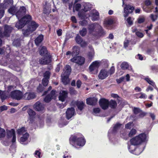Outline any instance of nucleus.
Masks as SVG:
<instances>
[{
	"label": "nucleus",
	"instance_id": "423d86ee",
	"mask_svg": "<svg viewBox=\"0 0 158 158\" xmlns=\"http://www.w3.org/2000/svg\"><path fill=\"white\" fill-rule=\"evenodd\" d=\"M70 61L73 63H75L79 66L83 65L85 62V58L84 57L80 56H77L71 58Z\"/></svg>",
	"mask_w": 158,
	"mask_h": 158
},
{
	"label": "nucleus",
	"instance_id": "2eb2a0df",
	"mask_svg": "<svg viewBox=\"0 0 158 158\" xmlns=\"http://www.w3.org/2000/svg\"><path fill=\"white\" fill-rule=\"evenodd\" d=\"M101 62L98 61L93 62L89 67V70L90 72L93 71L96 68H98L100 66Z\"/></svg>",
	"mask_w": 158,
	"mask_h": 158
},
{
	"label": "nucleus",
	"instance_id": "774afa93",
	"mask_svg": "<svg viewBox=\"0 0 158 158\" xmlns=\"http://www.w3.org/2000/svg\"><path fill=\"white\" fill-rule=\"evenodd\" d=\"M81 46L82 47H85L87 45V43L85 41H83L82 40V42L80 44Z\"/></svg>",
	"mask_w": 158,
	"mask_h": 158
},
{
	"label": "nucleus",
	"instance_id": "4468645a",
	"mask_svg": "<svg viewBox=\"0 0 158 158\" xmlns=\"http://www.w3.org/2000/svg\"><path fill=\"white\" fill-rule=\"evenodd\" d=\"M36 95L34 93H26L23 96V99L26 100H30L35 98Z\"/></svg>",
	"mask_w": 158,
	"mask_h": 158
},
{
	"label": "nucleus",
	"instance_id": "a878e982",
	"mask_svg": "<svg viewBox=\"0 0 158 158\" xmlns=\"http://www.w3.org/2000/svg\"><path fill=\"white\" fill-rule=\"evenodd\" d=\"M72 69L71 66L69 65H66L63 69V74L69 76L70 74Z\"/></svg>",
	"mask_w": 158,
	"mask_h": 158
},
{
	"label": "nucleus",
	"instance_id": "f257e3e1",
	"mask_svg": "<svg viewBox=\"0 0 158 158\" xmlns=\"http://www.w3.org/2000/svg\"><path fill=\"white\" fill-rule=\"evenodd\" d=\"M83 8L81 11L79 12L78 15L80 19L82 20L90 19L97 20L99 17V14L97 11L93 9L90 12L91 5L89 3H85L83 6Z\"/></svg>",
	"mask_w": 158,
	"mask_h": 158
},
{
	"label": "nucleus",
	"instance_id": "c9c22d12",
	"mask_svg": "<svg viewBox=\"0 0 158 158\" xmlns=\"http://www.w3.org/2000/svg\"><path fill=\"white\" fill-rule=\"evenodd\" d=\"M7 97L5 92L0 90V98H1L2 102H3Z\"/></svg>",
	"mask_w": 158,
	"mask_h": 158
},
{
	"label": "nucleus",
	"instance_id": "052dcab7",
	"mask_svg": "<svg viewBox=\"0 0 158 158\" xmlns=\"http://www.w3.org/2000/svg\"><path fill=\"white\" fill-rule=\"evenodd\" d=\"M37 89L38 92H42L44 90V88L40 84L39 86L38 87Z\"/></svg>",
	"mask_w": 158,
	"mask_h": 158
},
{
	"label": "nucleus",
	"instance_id": "79ce46f5",
	"mask_svg": "<svg viewBox=\"0 0 158 158\" xmlns=\"http://www.w3.org/2000/svg\"><path fill=\"white\" fill-rule=\"evenodd\" d=\"M87 29L86 28L84 27L81 30L79 31V33L80 35L82 36H84L87 34Z\"/></svg>",
	"mask_w": 158,
	"mask_h": 158
},
{
	"label": "nucleus",
	"instance_id": "680f3d73",
	"mask_svg": "<svg viewBox=\"0 0 158 158\" xmlns=\"http://www.w3.org/2000/svg\"><path fill=\"white\" fill-rule=\"evenodd\" d=\"M69 91L71 94H75L77 93V91L73 87H70L69 88Z\"/></svg>",
	"mask_w": 158,
	"mask_h": 158
},
{
	"label": "nucleus",
	"instance_id": "9b49d317",
	"mask_svg": "<svg viewBox=\"0 0 158 158\" xmlns=\"http://www.w3.org/2000/svg\"><path fill=\"white\" fill-rule=\"evenodd\" d=\"M109 102V101L108 99L105 98H102L99 100V104L103 110H106L108 108Z\"/></svg>",
	"mask_w": 158,
	"mask_h": 158
},
{
	"label": "nucleus",
	"instance_id": "473e14b6",
	"mask_svg": "<svg viewBox=\"0 0 158 158\" xmlns=\"http://www.w3.org/2000/svg\"><path fill=\"white\" fill-rule=\"evenodd\" d=\"M109 106L112 109H115L117 106V103L116 102L112 99L109 101Z\"/></svg>",
	"mask_w": 158,
	"mask_h": 158
},
{
	"label": "nucleus",
	"instance_id": "5701e85b",
	"mask_svg": "<svg viewBox=\"0 0 158 158\" xmlns=\"http://www.w3.org/2000/svg\"><path fill=\"white\" fill-rule=\"evenodd\" d=\"M29 116V120L30 122H31L32 123L34 121L35 118V116L36 114V113L32 109L29 108L27 111Z\"/></svg>",
	"mask_w": 158,
	"mask_h": 158
},
{
	"label": "nucleus",
	"instance_id": "c03bdc74",
	"mask_svg": "<svg viewBox=\"0 0 158 158\" xmlns=\"http://www.w3.org/2000/svg\"><path fill=\"white\" fill-rule=\"evenodd\" d=\"M26 131L25 128L24 127H22L21 128L17 130V133L19 135H21Z\"/></svg>",
	"mask_w": 158,
	"mask_h": 158
},
{
	"label": "nucleus",
	"instance_id": "de8ad7c7",
	"mask_svg": "<svg viewBox=\"0 0 158 158\" xmlns=\"http://www.w3.org/2000/svg\"><path fill=\"white\" fill-rule=\"evenodd\" d=\"M87 55L88 61L90 62L91 61L94 57V54L92 52H90L88 53Z\"/></svg>",
	"mask_w": 158,
	"mask_h": 158
},
{
	"label": "nucleus",
	"instance_id": "a19ab883",
	"mask_svg": "<svg viewBox=\"0 0 158 158\" xmlns=\"http://www.w3.org/2000/svg\"><path fill=\"white\" fill-rule=\"evenodd\" d=\"M76 42L78 44H80L82 41L83 39L78 34H77L76 38Z\"/></svg>",
	"mask_w": 158,
	"mask_h": 158
},
{
	"label": "nucleus",
	"instance_id": "8fccbe9b",
	"mask_svg": "<svg viewBox=\"0 0 158 158\" xmlns=\"http://www.w3.org/2000/svg\"><path fill=\"white\" fill-rule=\"evenodd\" d=\"M3 3L1 4V6H0V7L1 8L3 9H6L7 7H9L10 5H9V4L6 2H3Z\"/></svg>",
	"mask_w": 158,
	"mask_h": 158
},
{
	"label": "nucleus",
	"instance_id": "412c9836",
	"mask_svg": "<svg viewBox=\"0 0 158 158\" xmlns=\"http://www.w3.org/2000/svg\"><path fill=\"white\" fill-rule=\"evenodd\" d=\"M114 20H104L103 22L104 27L107 29H111Z\"/></svg>",
	"mask_w": 158,
	"mask_h": 158
},
{
	"label": "nucleus",
	"instance_id": "13d9d810",
	"mask_svg": "<svg viewBox=\"0 0 158 158\" xmlns=\"http://www.w3.org/2000/svg\"><path fill=\"white\" fill-rule=\"evenodd\" d=\"M108 71L109 73V74H110V75H112L115 72L114 67V66H112Z\"/></svg>",
	"mask_w": 158,
	"mask_h": 158
},
{
	"label": "nucleus",
	"instance_id": "ddd939ff",
	"mask_svg": "<svg viewBox=\"0 0 158 158\" xmlns=\"http://www.w3.org/2000/svg\"><path fill=\"white\" fill-rule=\"evenodd\" d=\"M4 31L3 33V35L7 37H9L10 34L13 30L12 27L6 24L4 27Z\"/></svg>",
	"mask_w": 158,
	"mask_h": 158
},
{
	"label": "nucleus",
	"instance_id": "39448f33",
	"mask_svg": "<svg viewBox=\"0 0 158 158\" xmlns=\"http://www.w3.org/2000/svg\"><path fill=\"white\" fill-rule=\"evenodd\" d=\"M146 137V135L144 133L139 134L131 139V143L134 146L139 145L145 141Z\"/></svg>",
	"mask_w": 158,
	"mask_h": 158
},
{
	"label": "nucleus",
	"instance_id": "2f4dec72",
	"mask_svg": "<svg viewBox=\"0 0 158 158\" xmlns=\"http://www.w3.org/2000/svg\"><path fill=\"white\" fill-rule=\"evenodd\" d=\"M144 79L149 84L152 85L154 88H156L155 83L152 80H151L148 77H145Z\"/></svg>",
	"mask_w": 158,
	"mask_h": 158
},
{
	"label": "nucleus",
	"instance_id": "f03ea898",
	"mask_svg": "<svg viewBox=\"0 0 158 158\" xmlns=\"http://www.w3.org/2000/svg\"><path fill=\"white\" fill-rule=\"evenodd\" d=\"M71 145L75 148L82 147L85 143L86 141L84 136L80 133H77L71 135L69 139Z\"/></svg>",
	"mask_w": 158,
	"mask_h": 158
},
{
	"label": "nucleus",
	"instance_id": "58836bf2",
	"mask_svg": "<svg viewBox=\"0 0 158 158\" xmlns=\"http://www.w3.org/2000/svg\"><path fill=\"white\" fill-rule=\"evenodd\" d=\"M121 124L117 123L114 126L113 129V132H115L117 131V130L120 128V127Z\"/></svg>",
	"mask_w": 158,
	"mask_h": 158
},
{
	"label": "nucleus",
	"instance_id": "a211bd4d",
	"mask_svg": "<svg viewBox=\"0 0 158 158\" xmlns=\"http://www.w3.org/2000/svg\"><path fill=\"white\" fill-rule=\"evenodd\" d=\"M98 24L96 23H92L89 24L88 26V29L90 34H91L93 35V34L94 33L96 28H97Z\"/></svg>",
	"mask_w": 158,
	"mask_h": 158
},
{
	"label": "nucleus",
	"instance_id": "7ed1b4c3",
	"mask_svg": "<svg viewBox=\"0 0 158 158\" xmlns=\"http://www.w3.org/2000/svg\"><path fill=\"white\" fill-rule=\"evenodd\" d=\"M39 24L33 20H27L26 29H23L22 32L23 35L25 36L29 35L33 32L39 27Z\"/></svg>",
	"mask_w": 158,
	"mask_h": 158
},
{
	"label": "nucleus",
	"instance_id": "aec40b11",
	"mask_svg": "<svg viewBox=\"0 0 158 158\" xmlns=\"http://www.w3.org/2000/svg\"><path fill=\"white\" fill-rule=\"evenodd\" d=\"M39 54L41 56H48L50 53H49L47 48L44 46L41 47L39 51Z\"/></svg>",
	"mask_w": 158,
	"mask_h": 158
},
{
	"label": "nucleus",
	"instance_id": "69168bd1",
	"mask_svg": "<svg viewBox=\"0 0 158 158\" xmlns=\"http://www.w3.org/2000/svg\"><path fill=\"white\" fill-rule=\"evenodd\" d=\"M130 42L129 40H127L124 42V47L125 48H127L129 45Z\"/></svg>",
	"mask_w": 158,
	"mask_h": 158
},
{
	"label": "nucleus",
	"instance_id": "0e129e2a",
	"mask_svg": "<svg viewBox=\"0 0 158 158\" xmlns=\"http://www.w3.org/2000/svg\"><path fill=\"white\" fill-rule=\"evenodd\" d=\"M81 84L82 82L80 80H78L76 82V85L77 87L78 88H80L81 87Z\"/></svg>",
	"mask_w": 158,
	"mask_h": 158
},
{
	"label": "nucleus",
	"instance_id": "bb28decb",
	"mask_svg": "<svg viewBox=\"0 0 158 158\" xmlns=\"http://www.w3.org/2000/svg\"><path fill=\"white\" fill-rule=\"evenodd\" d=\"M72 56H77L80 51V48L77 46H73L72 48Z\"/></svg>",
	"mask_w": 158,
	"mask_h": 158
},
{
	"label": "nucleus",
	"instance_id": "393cba45",
	"mask_svg": "<svg viewBox=\"0 0 158 158\" xmlns=\"http://www.w3.org/2000/svg\"><path fill=\"white\" fill-rule=\"evenodd\" d=\"M51 4L50 3L46 2L44 6L43 12L45 14H49L51 11Z\"/></svg>",
	"mask_w": 158,
	"mask_h": 158
},
{
	"label": "nucleus",
	"instance_id": "20e7f679",
	"mask_svg": "<svg viewBox=\"0 0 158 158\" xmlns=\"http://www.w3.org/2000/svg\"><path fill=\"white\" fill-rule=\"evenodd\" d=\"M26 9L25 7H21L15 13V15L18 20H32L31 16L29 14L23 16L26 13Z\"/></svg>",
	"mask_w": 158,
	"mask_h": 158
},
{
	"label": "nucleus",
	"instance_id": "6ab92c4d",
	"mask_svg": "<svg viewBox=\"0 0 158 158\" xmlns=\"http://www.w3.org/2000/svg\"><path fill=\"white\" fill-rule=\"evenodd\" d=\"M98 102V99L94 97H90L87 98L86 99V102L87 104L90 105H95Z\"/></svg>",
	"mask_w": 158,
	"mask_h": 158
},
{
	"label": "nucleus",
	"instance_id": "b1692460",
	"mask_svg": "<svg viewBox=\"0 0 158 158\" xmlns=\"http://www.w3.org/2000/svg\"><path fill=\"white\" fill-rule=\"evenodd\" d=\"M34 108L37 111H42L44 110V107L41 103L37 102L34 105Z\"/></svg>",
	"mask_w": 158,
	"mask_h": 158
},
{
	"label": "nucleus",
	"instance_id": "3c124183",
	"mask_svg": "<svg viewBox=\"0 0 158 158\" xmlns=\"http://www.w3.org/2000/svg\"><path fill=\"white\" fill-rule=\"evenodd\" d=\"M13 44L16 47H19L21 45L20 41L18 40H15L13 43Z\"/></svg>",
	"mask_w": 158,
	"mask_h": 158
},
{
	"label": "nucleus",
	"instance_id": "1a4fd4ad",
	"mask_svg": "<svg viewBox=\"0 0 158 158\" xmlns=\"http://www.w3.org/2000/svg\"><path fill=\"white\" fill-rule=\"evenodd\" d=\"M39 59L40 64L42 65H47L50 63L52 62V57L49 54L48 56H44Z\"/></svg>",
	"mask_w": 158,
	"mask_h": 158
},
{
	"label": "nucleus",
	"instance_id": "bf43d9fd",
	"mask_svg": "<svg viewBox=\"0 0 158 158\" xmlns=\"http://www.w3.org/2000/svg\"><path fill=\"white\" fill-rule=\"evenodd\" d=\"M124 79L125 78L123 77H122L119 79H116V81L118 84H120L123 81Z\"/></svg>",
	"mask_w": 158,
	"mask_h": 158
},
{
	"label": "nucleus",
	"instance_id": "f704fd0d",
	"mask_svg": "<svg viewBox=\"0 0 158 158\" xmlns=\"http://www.w3.org/2000/svg\"><path fill=\"white\" fill-rule=\"evenodd\" d=\"M29 136V134L27 133H26L23 134V136L20 138V140L21 142H23L27 140Z\"/></svg>",
	"mask_w": 158,
	"mask_h": 158
},
{
	"label": "nucleus",
	"instance_id": "f3484780",
	"mask_svg": "<svg viewBox=\"0 0 158 158\" xmlns=\"http://www.w3.org/2000/svg\"><path fill=\"white\" fill-rule=\"evenodd\" d=\"M75 110L73 108H69L66 111V117L67 119L69 120L74 115Z\"/></svg>",
	"mask_w": 158,
	"mask_h": 158
},
{
	"label": "nucleus",
	"instance_id": "37998d69",
	"mask_svg": "<svg viewBox=\"0 0 158 158\" xmlns=\"http://www.w3.org/2000/svg\"><path fill=\"white\" fill-rule=\"evenodd\" d=\"M51 75L50 72L48 71H46L44 74L43 78L49 80L50 78Z\"/></svg>",
	"mask_w": 158,
	"mask_h": 158
},
{
	"label": "nucleus",
	"instance_id": "49530a36",
	"mask_svg": "<svg viewBox=\"0 0 158 158\" xmlns=\"http://www.w3.org/2000/svg\"><path fill=\"white\" fill-rule=\"evenodd\" d=\"M133 113L136 115L142 112V110L139 108L135 107L133 110Z\"/></svg>",
	"mask_w": 158,
	"mask_h": 158
},
{
	"label": "nucleus",
	"instance_id": "0eeeda50",
	"mask_svg": "<svg viewBox=\"0 0 158 158\" xmlns=\"http://www.w3.org/2000/svg\"><path fill=\"white\" fill-rule=\"evenodd\" d=\"M124 14V17L126 18L128 16L129 14L131 13L134 10V7L129 4H124L123 6Z\"/></svg>",
	"mask_w": 158,
	"mask_h": 158
},
{
	"label": "nucleus",
	"instance_id": "a18cd8bd",
	"mask_svg": "<svg viewBox=\"0 0 158 158\" xmlns=\"http://www.w3.org/2000/svg\"><path fill=\"white\" fill-rule=\"evenodd\" d=\"M6 135L5 130L0 127V138H4Z\"/></svg>",
	"mask_w": 158,
	"mask_h": 158
},
{
	"label": "nucleus",
	"instance_id": "f8f14e48",
	"mask_svg": "<svg viewBox=\"0 0 158 158\" xmlns=\"http://www.w3.org/2000/svg\"><path fill=\"white\" fill-rule=\"evenodd\" d=\"M109 73L106 69H104L101 70L98 77L99 79L103 80L106 78L109 75Z\"/></svg>",
	"mask_w": 158,
	"mask_h": 158
},
{
	"label": "nucleus",
	"instance_id": "09e8293b",
	"mask_svg": "<svg viewBox=\"0 0 158 158\" xmlns=\"http://www.w3.org/2000/svg\"><path fill=\"white\" fill-rule=\"evenodd\" d=\"M136 131L135 129L132 128L130 131L129 134H128V136L129 137H131L135 134H136Z\"/></svg>",
	"mask_w": 158,
	"mask_h": 158
},
{
	"label": "nucleus",
	"instance_id": "4c0bfd02",
	"mask_svg": "<svg viewBox=\"0 0 158 158\" xmlns=\"http://www.w3.org/2000/svg\"><path fill=\"white\" fill-rule=\"evenodd\" d=\"M16 11V7L14 6L10 7L8 10V12L12 15L15 14Z\"/></svg>",
	"mask_w": 158,
	"mask_h": 158
},
{
	"label": "nucleus",
	"instance_id": "72a5a7b5",
	"mask_svg": "<svg viewBox=\"0 0 158 158\" xmlns=\"http://www.w3.org/2000/svg\"><path fill=\"white\" fill-rule=\"evenodd\" d=\"M15 135V131L14 129H12L10 130H9L7 131L6 137L7 138L9 139Z\"/></svg>",
	"mask_w": 158,
	"mask_h": 158
},
{
	"label": "nucleus",
	"instance_id": "c85d7f7f",
	"mask_svg": "<svg viewBox=\"0 0 158 158\" xmlns=\"http://www.w3.org/2000/svg\"><path fill=\"white\" fill-rule=\"evenodd\" d=\"M69 76L68 75L62 74L61 75L62 81L64 85H66L69 83Z\"/></svg>",
	"mask_w": 158,
	"mask_h": 158
},
{
	"label": "nucleus",
	"instance_id": "4d7b16f0",
	"mask_svg": "<svg viewBox=\"0 0 158 158\" xmlns=\"http://www.w3.org/2000/svg\"><path fill=\"white\" fill-rule=\"evenodd\" d=\"M62 67V65L60 63H59L57 65V67L55 69V71L56 72H59L61 68Z\"/></svg>",
	"mask_w": 158,
	"mask_h": 158
},
{
	"label": "nucleus",
	"instance_id": "ea45409f",
	"mask_svg": "<svg viewBox=\"0 0 158 158\" xmlns=\"http://www.w3.org/2000/svg\"><path fill=\"white\" fill-rule=\"evenodd\" d=\"M52 96L50 94H47L44 99V102L47 103L49 102L52 100Z\"/></svg>",
	"mask_w": 158,
	"mask_h": 158
},
{
	"label": "nucleus",
	"instance_id": "e433bc0d",
	"mask_svg": "<svg viewBox=\"0 0 158 158\" xmlns=\"http://www.w3.org/2000/svg\"><path fill=\"white\" fill-rule=\"evenodd\" d=\"M120 67L122 70H125L128 68L129 65L127 62H124L121 64Z\"/></svg>",
	"mask_w": 158,
	"mask_h": 158
},
{
	"label": "nucleus",
	"instance_id": "5fc2aeb1",
	"mask_svg": "<svg viewBox=\"0 0 158 158\" xmlns=\"http://www.w3.org/2000/svg\"><path fill=\"white\" fill-rule=\"evenodd\" d=\"M41 152L39 150H36L34 153V156L36 157L40 158Z\"/></svg>",
	"mask_w": 158,
	"mask_h": 158
},
{
	"label": "nucleus",
	"instance_id": "6e6d98bb",
	"mask_svg": "<svg viewBox=\"0 0 158 158\" xmlns=\"http://www.w3.org/2000/svg\"><path fill=\"white\" fill-rule=\"evenodd\" d=\"M147 114V113L144 112H143L142 110V112H141L139 113V115H138L139 118H143V117H144Z\"/></svg>",
	"mask_w": 158,
	"mask_h": 158
},
{
	"label": "nucleus",
	"instance_id": "603ef678",
	"mask_svg": "<svg viewBox=\"0 0 158 158\" xmlns=\"http://www.w3.org/2000/svg\"><path fill=\"white\" fill-rule=\"evenodd\" d=\"M49 82V80L43 78L42 80V84L44 86H46Z\"/></svg>",
	"mask_w": 158,
	"mask_h": 158
},
{
	"label": "nucleus",
	"instance_id": "9d476101",
	"mask_svg": "<svg viewBox=\"0 0 158 158\" xmlns=\"http://www.w3.org/2000/svg\"><path fill=\"white\" fill-rule=\"evenodd\" d=\"M96 28L95 32L93 34V35L96 37L97 36H101L106 34V31L104 30L102 27L99 24Z\"/></svg>",
	"mask_w": 158,
	"mask_h": 158
},
{
	"label": "nucleus",
	"instance_id": "6e6552de",
	"mask_svg": "<svg viewBox=\"0 0 158 158\" xmlns=\"http://www.w3.org/2000/svg\"><path fill=\"white\" fill-rule=\"evenodd\" d=\"M23 95L20 90H14L11 92L10 96L13 99L19 100L23 98Z\"/></svg>",
	"mask_w": 158,
	"mask_h": 158
},
{
	"label": "nucleus",
	"instance_id": "c756f323",
	"mask_svg": "<svg viewBox=\"0 0 158 158\" xmlns=\"http://www.w3.org/2000/svg\"><path fill=\"white\" fill-rule=\"evenodd\" d=\"M130 152L132 153L135 155H139L143 151L142 149L139 147H137L134 150H130Z\"/></svg>",
	"mask_w": 158,
	"mask_h": 158
},
{
	"label": "nucleus",
	"instance_id": "864d4df0",
	"mask_svg": "<svg viewBox=\"0 0 158 158\" xmlns=\"http://www.w3.org/2000/svg\"><path fill=\"white\" fill-rule=\"evenodd\" d=\"M79 23L81 26H85L88 24L87 20H81L79 22Z\"/></svg>",
	"mask_w": 158,
	"mask_h": 158
},
{
	"label": "nucleus",
	"instance_id": "e2e57ef3",
	"mask_svg": "<svg viewBox=\"0 0 158 158\" xmlns=\"http://www.w3.org/2000/svg\"><path fill=\"white\" fill-rule=\"evenodd\" d=\"M135 34L138 37L140 38H142L144 36V35L142 33L138 31L136 32Z\"/></svg>",
	"mask_w": 158,
	"mask_h": 158
},
{
	"label": "nucleus",
	"instance_id": "cd10ccee",
	"mask_svg": "<svg viewBox=\"0 0 158 158\" xmlns=\"http://www.w3.org/2000/svg\"><path fill=\"white\" fill-rule=\"evenodd\" d=\"M43 35L42 34L40 35L34 40L35 45L37 46L39 45L43 41Z\"/></svg>",
	"mask_w": 158,
	"mask_h": 158
},
{
	"label": "nucleus",
	"instance_id": "dca6fc26",
	"mask_svg": "<svg viewBox=\"0 0 158 158\" xmlns=\"http://www.w3.org/2000/svg\"><path fill=\"white\" fill-rule=\"evenodd\" d=\"M68 95V92L67 91L62 90L59 93V96L58 97L59 100L62 102H64L67 98Z\"/></svg>",
	"mask_w": 158,
	"mask_h": 158
},
{
	"label": "nucleus",
	"instance_id": "7c9ffc66",
	"mask_svg": "<svg viewBox=\"0 0 158 158\" xmlns=\"http://www.w3.org/2000/svg\"><path fill=\"white\" fill-rule=\"evenodd\" d=\"M76 105L78 109L81 111L84 109L85 104L82 101H78L76 102Z\"/></svg>",
	"mask_w": 158,
	"mask_h": 158
},
{
	"label": "nucleus",
	"instance_id": "338daca9",
	"mask_svg": "<svg viewBox=\"0 0 158 158\" xmlns=\"http://www.w3.org/2000/svg\"><path fill=\"white\" fill-rule=\"evenodd\" d=\"M81 5L80 4H77L75 6V8L76 10L78 11L80 9Z\"/></svg>",
	"mask_w": 158,
	"mask_h": 158
},
{
	"label": "nucleus",
	"instance_id": "4be33fe9",
	"mask_svg": "<svg viewBox=\"0 0 158 158\" xmlns=\"http://www.w3.org/2000/svg\"><path fill=\"white\" fill-rule=\"evenodd\" d=\"M27 20H18L16 23L15 27L18 29H21L27 25Z\"/></svg>",
	"mask_w": 158,
	"mask_h": 158
}]
</instances>
